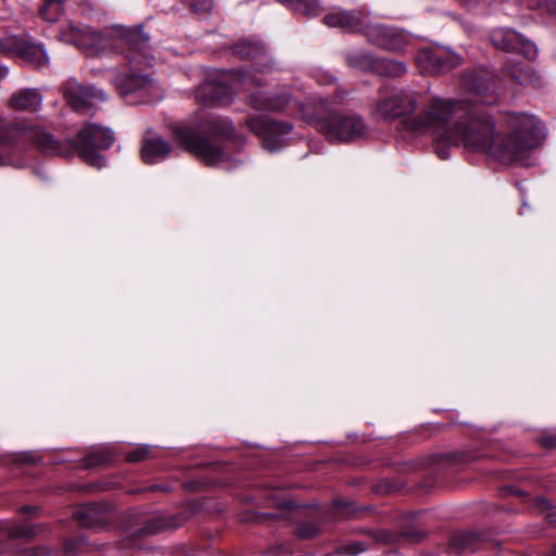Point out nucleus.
Instances as JSON below:
<instances>
[{
    "label": "nucleus",
    "mask_w": 556,
    "mask_h": 556,
    "mask_svg": "<svg viewBox=\"0 0 556 556\" xmlns=\"http://www.w3.org/2000/svg\"><path fill=\"white\" fill-rule=\"evenodd\" d=\"M467 101V112L452 134L447 151L464 147L472 152L485 153L503 164H525L530 152L545 137L544 126L535 116L520 113L506 117L509 134L502 136L495 130L493 118L472 102Z\"/></svg>",
    "instance_id": "f257e3e1"
},
{
    "label": "nucleus",
    "mask_w": 556,
    "mask_h": 556,
    "mask_svg": "<svg viewBox=\"0 0 556 556\" xmlns=\"http://www.w3.org/2000/svg\"><path fill=\"white\" fill-rule=\"evenodd\" d=\"M59 39L65 43L74 45L86 55L100 54L110 45L112 48L125 55L130 68L127 71L114 70L111 83L122 97L139 94L142 102L150 103L153 99L161 98L156 83L148 74L137 71L139 65H149L152 60L150 37L141 26L135 28H123L114 33L110 38L92 30L87 26L70 24L59 34Z\"/></svg>",
    "instance_id": "f03ea898"
},
{
    "label": "nucleus",
    "mask_w": 556,
    "mask_h": 556,
    "mask_svg": "<svg viewBox=\"0 0 556 556\" xmlns=\"http://www.w3.org/2000/svg\"><path fill=\"white\" fill-rule=\"evenodd\" d=\"M21 140L30 141L46 155L68 157L76 152L89 165L101 168L105 165V160L100 151L109 149L115 138L111 129L93 123L84 125L75 139L65 141L56 140L39 125L21 126L13 130L0 127V165L22 166L13 157L21 149Z\"/></svg>",
    "instance_id": "7ed1b4c3"
},
{
    "label": "nucleus",
    "mask_w": 556,
    "mask_h": 556,
    "mask_svg": "<svg viewBox=\"0 0 556 556\" xmlns=\"http://www.w3.org/2000/svg\"><path fill=\"white\" fill-rule=\"evenodd\" d=\"M467 101L425 92L418 113L405 122V129L415 136L431 138L435 154L447 160L446 146L458 121L466 115Z\"/></svg>",
    "instance_id": "20e7f679"
},
{
    "label": "nucleus",
    "mask_w": 556,
    "mask_h": 556,
    "mask_svg": "<svg viewBox=\"0 0 556 556\" xmlns=\"http://www.w3.org/2000/svg\"><path fill=\"white\" fill-rule=\"evenodd\" d=\"M177 142L207 165L232 168L228 150L238 138L227 117H211L197 125L174 128Z\"/></svg>",
    "instance_id": "39448f33"
},
{
    "label": "nucleus",
    "mask_w": 556,
    "mask_h": 556,
    "mask_svg": "<svg viewBox=\"0 0 556 556\" xmlns=\"http://www.w3.org/2000/svg\"><path fill=\"white\" fill-rule=\"evenodd\" d=\"M300 111L302 117L331 143H350L367 135L368 127L361 115L332 111L324 98L318 99V103L308 100L300 106Z\"/></svg>",
    "instance_id": "423d86ee"
},
{
    "label": "nucleus",
    "mask_w": 556,
    "mask_h": 556,
    "mask_svg": "<svg viewBox=\"0 0 556 556\" xmlns=\"http://www.w3.org/2000/svg\"><path fill=\"white\" fill-rule=\"evenodd\" d=\"M328 27H338L349 33H362L367 40L382 49L400 50L408 42L407 35L390 25L371 23L369 16L359 10L336 9L324 16Z\"/></svg>",
    "instance_id": "0eeeda50"
},
{
    "label": "nucleus",
    "mask_w": 556,
    "mask_h": 556,
    "mask_svg": "<svg viewBox=\"0 0 556 556\" xmlns=\"http://www.w3.org/2000/svg\"><path fill=\"white\" fill-rule=\"evenodd\" d=\"M425 92L413 89H397L390 94L380 96L376 102V112L383 119L403 118V125L414 114H417L422 103Z\"/></svg>",
    "instance_id": "6e6552de"
},
{
    "label": "nucleus",
    "mask_w": 556,
    "mask_h": 556,
    "mask_svg": "<svg viewBox=\"0 0 556 556\" xmlns=\"http://www.w3.org/2000/svg\"><path fill=\"white\" fill-rule=\"evenodd\" d=\"M66 103L76 112L85 113L98 103L105 102L108 96L104 90L92 85H83L77 79L70 77L60 87Z\"/></svg>",
    "instance_id": "1a4fd4ad"
},
{
    "label": "nucleus",
    "mask_w": 556,
    "mask_h": 556,
    "mask_svg": "<svg viewBox=\"0 0 556 556\" xmlns=\"http://www.w3.org/2000/svg\"><path fill=\"white\" fill-rule=\"evenodd\" d=\"M252 132L262 139L263 147L269 152H277L286 146V137L291 132L292 125L278 122L266 116H257L247 121Z\"/></svg>",
    "instance_id": "9d476101"
},
{
    "label": "nucleus",
    "mask_w": 556,
    "mask_h": 556,
    "mask_svg": "<svg viewBox=\"0 0 556 556\" xmlns=\"http://www.w3.org/2000/svg\"><path fill=\"white\" fill-rule=\"evenodd\" d=\"M460 56L441 47H427L418 50L415 62L418 68L429 75H437L457 66Z\"/></svg>",
    "instance_id": "9b49d317"
},
{
    "label": "nucleus",
    "mask_w": 556,
    "mask_h": 556,
    "mask_svg": "<svg viewBox=\"0 0 556 556\" xmlns=\"http://www.w3.org/2000/svg\"><path fill=\"white\" fill-rule=\"evenodd\" d=\"M463 80L464 86L483 104L492 105L496 102V79L492 72L484 68L476 70L465 74Z\"/></svg>",
    "instance_id": "f8f14e48"
},
{
    "label": "nucleus",
    "mask_w": 556,
    "mask_h": 556,
    "mask_svg": "<svg viewBox=\"0 0 556 556\" xmlns=\"http://www.w3.org/2000/svg\"><path fill=\"white\" fill-rule=\"evenodd\" d=\"M491 41L497 49L519 52L527 59H533L536 55L535 45L511 28L494 29L491 34Z\"/></svg>",
    "instance_id": "ddd939ff"
},
{
    "label": "nucleus",
    "mask_w": 556,
    "mask_h": 556,
    "mask_svg": "<svg viewBox=\"0 0 556 556\" xmlns=\"http://www.w3.org/2000/svg\"><path fill=\"white\" fill-rule=\"evenodd\" d=\"M232 94V87L222 80H207L195 89V100L203 105L228 103Z\"/></svg>",
    "instance_id": "4468645a"
},
{
    "label": "nucleus",
    "mask_w": 556,
    "mask_h": 556,
    "mask_svg": "<svg viewBox=\"0 0 556 556\" xmlns=\"http://www.w3.org/2000/svg\"><path fill=\"white\" fill-rule=\"evenodd\" d=\"M235 54L242 59H251L255 62V71L265 72L269 65V58L265 45L257 38L239 40L232 46Z\"/></svg>",
    "instance_id": "2eb2a0df"
},
{
    "label": "nucleus",
    "mask_w": 556,
    "mask_h": 556,
    "mask_svg": "<svg viewBox=\"0 0 556 556\" xmlns=\"http://www.w3.org/2000/svg\"><path fill=\"white\" fill-rule=\"evenodd\" d=\"M172 151V146L161 137H147L141 147V157L144 163L154 164L165 160Z\"/></svg>",
    "instance_id": "dca6fc26"
},
{
    "label": "nucleus",
    "mask_w": 556,
    "mask_h": 556,
    "mask_svg": "<svg viewBox=\"0 0 556 556\" xmlns=\"http://www.w3.org/2000/svg\"><path fill=\"white\" fill-rule=\"evenodd\" d=\"M290 101L287 92L283 93H268L264 90L253 92L250 97L251 105L256 110L264 111H280Z\"/></svg>",
    "instance_id": "f3484780"
},
{
    "label": "nucleus",
    "mask_w": 556,
    "mask_h": 556,
    "mask_svg": "<svg viewBox=\"0 0 556 556\" xmlns=\"http://www.w3.org/2000/svg\"><path fill=\"white\" fill-rule=\"evenodd\" d=\"M42 96L37 89L25 88L15 92L10 99V105L17 111L35 112L41 108Z\"/></svg>",
    "instance_id": "a211bd4d"
},
{
    "label": "nucleus",
    "mask_w": 556,
    "mask_h": 556,
    "mask_svg": "<svg viewBox=\"0 0 556 556\" xmlns=\"http://www.w3.org/2000/svg\"><path fill=\"white\" fill-rule=\"evenodd\" d=\"M18 58L36 67H42L47 65L49 61L47 51L43 47L28 40H25Z\"/></svg>",
    "instance_id": "6ab92c4d"
},
{
    "label": "nucleus",
    "mask_w": 556,
    "mask_h": 556,
    "mask_svg": "<svg viewBox=\"0 0 556 556\" xmlns=\"http://www.w3.org/2000/svg\"><path fill=\"white\" fill-rule=\"evenodd\" d=\"M73 517L83 527H92L101 521V507L98 504H88L77 507Z\"/></svg>",
    "instance_id": "aec40b11"
},
{
    "label": "nucleus",
    "mask_w": 556,
    "mask_h": 556,
    "mask_svg": "<svg viewBox=\"0 0 556 556\" xmlns=\"http://www.w3.org/2000/svg\"><path fill=\"white\" fill-rule=\"evenodd\" d=\"M407 72L406 64L391 59H377L374 73L386 77H401Z\"/></svg>",
    "instance_id": "412c9836"
},
{
    "label": "nucleus",
    "mask_w": 556,
    "mask_h": 556,
    "mask_svg": "<svg viewBox=\"0 0 556 556\" xmlns=\"http://www.w3.org/2000/svg\"><path fill=\"white\" fill-rule=\"evenodd\" d=\"M346 62L354 68L365 72H374L377 59L374 54L364 50H354L348 53Z\"/></svg>",
    "instance_id": "4be33fe9"
},
{
    "label": "nucleus",
    "mask_w": 556,
    "mask_h": 556,
    "mask_svg": "<svg viewBox=\"0 0 556 556\" xmlns=\"http://www.w3.org/2000/svg\"><path fill=\"white\" fill-rule=\"evenodd\" d=\"M288 9L306 16H316L321 11L319 0H277Z\"/></svg>",
    "instance_id": "5701e85b"
},
{
    "label": "nucleus",
    "mask_w": 556,
    "mask_h": 556,
    "mask_svg": "<svg viewBox=\"0 0 556 556\" xmlns=\"http://www.w3.org/2000/svg\"><path fill=\"white\" fill-rule=\"evenodd\" d=\"M64 3L65 0H43L39 14L45 21L54 23L64 13Z\"/></svg>",
    "instance_id": "b1692460"
},
{
    "label": "nucleus",
    "mask_w": 556,
    "mask_h": 556,
    "mask_svg": "<svg viewBox=\"0 0 556 556\" xmlns=\"http://www.w3.org/2000/svg\"><path fill=\"white\" fill-rule=\"evenodd\" d=\"M506 71L520 85L534 84L535 81V73L520 63L508 64Z\"/></svg>",
    "instance_id": "393cba45"
},
{
    "label": "nucleus",
    "mask_w": 556,
    "mask_h": 556,
    "mask_svg": "<svg viewBox=\"0 0 556 556\" xmlns=\"http://www.w3.org/2000/svg\"><path fill=\"white\" fill-rule=\"evenodd\" d=\"M178 523L174 520H169L165 517H154L149 519L146 525L141 528V533L143 535H152L160 533L163 530L168 528H176Z\"/></svg>",
    "instance_id": "a878e982"
},
{
    "label": "nucleus",
    "mask_w": 556,
    "mask_h": 556,
    "mask_svg": "<svg viewBox=\"0 0 556 556\" xmlns=\"http://www.w3.org/2000/svg\"><path fill=\"white\" fill-rule=\"evenodd\" d=\"M25 39L18 36H5L0 39V52L10 56H20Z\"/></svg>",
    "instance_id": "bb28decb"
},
{
    "label": "nucleus",
    "mask_w": 556,
    "mask_h": 556,
    "mask_svg": "<svg viewBox=\"0 0 556 556\" xmlns=\"http://www.w3.org/2000/svg\"><path fill=\"white\" fill-rule=\"evenodd\" d=\"M36 534V527L29 525H13L8 529L11 539H30Z\"/></svg>",
    "instance_id": "cd10ccee"
},
{
    "label": "nucleus",
    "mask_w": 556,
    "mask_h": 556,
    "mask_svg": "<svg viewBox=\"0 0 556 556\" xmlns=\"http://www.w3.org/2000/svg\"><path fill=\"white\" fill-rule=\"evenodd\" d=\"M320 532L318 525L312 521L303 522L299 526L296 533L301 539H312Z\"/></svg>",
    "instance_id": "c85d7f7f"
},
{
    "label": "nucleus",
    "mask_w": 556,
    "mask_h": 556,
    "mask_svg": "<svg viewBox=\"0 0 556 556\" xmlns=\"http://www.w3.org/2000/svg\"><path fill=\"white\" fill-rule=\"evenodd\" d=\"M195 13H208L213 10L214 0H184Z\"/></svg>",
    "instance_id": "c756f323"
},
{
    "label": "nucleus",
    "mask_w": 556,
    "mask_h": 556,
    "mask_svg": "<svg viewBox=\"0 0 556 556\" xmlns=\"http://www.w3.org/2000/svg\"><path fill=\"white\" fill-rule=\"evenodd\" d=\"M112 459V455L109 452H99V453H92L90 454L85 462L86 467H92L97 465H102L104 463H108Z\"/></svg>",
    "instance_id": "7c9ffc66"
},
{
    "label": "nucleus",
    "mask_w": 556,
    "mask_h": 556,
    "mask_svg": "<svg viewBox=\"0 0 556 556\" xmlns=\"http://www.w3.org/2000/svg\"><path fill=\"white\" fill-rule=\"evenodd\" d=\"M150 452L149 445H141L136 447L134 451L127 453L126 460L130 463H136L144 459Z\"/></svg>",
    "instance_id": "2f4dec72"
},
{
    "label": "nucleus",
    "mask_w": 556,
    "mask_h": 556,
    "mask_svg": "<svg viewBox=\"0 0 556 556\" xmlns=\"http://www.w3.org/2000/svg\"><path fill=\"white\" fill-rule=\"evenodd\" d=\"M233 76L236 77V80L242 81L244 85L247 84H255V85H262L263 81L255 77V75L249 71V72H241L236 71L233 73Z\"/></svg>",
    "instance_id": "473e14b6"
},
{
    "label": "nucleus",
    "mask_w": 556,
    "mask_h": 556,
    "mask_svg": "<svg viewBox=\"0 0 556 556\" xmlns=\"http://www.w3.org/2000/svg\"><path fill=\"white\" fill-rule=\"evenodd\" d=\"M48 554V551L45 547H23L18 548L14 552L15 556H45Z\"/></svg>",
    "instance_id": "72a5a7b5"
},
{
    "label": "nucleus",
    "mask_w": 556,
    "mask_h": 556,
    "mask_svg": "<svg viewBox=\"0 0 556 556\" xmlns=\"http://www.w3.org/2000/svg\"><path fill=\"white\" fill-rule=\"evenodd\" d=\"M472 539H473L472 534L466 533V534H460V535L456 536L453 542L457 547L468 548Z\"/></svg>",
    "instance_id": "f704fd0d"
},
{
    "label": "nucleus",
    "mask_w": 556,
    "mask_h": 556,
    "mask_svg": "<svg viewBox=\"0 0 556 556\" xmlns=\"http://www.w3.org/2000/svg\"><path fill=\"white\" fill-rule=\"evenodd\" d=\"M538 7L544 8L551 14L556 13V0H539Z\"/></svg>",
    "instance_id": "c9c22d12"
},
{
    "label": "nucleus",
    "mask_w": 556,
    "mask_h": 556,
    "mask_svg": "<svg viewBox=\"0 0 556 556\" xmlns=\"http://www.w3.org/2000/svg\"><path fill=\"white\" fill-rule=\"evenodd\" d=\"M345 552L351 555H357L365 551V547L362 544H352L344 547Z\"/></svg>",
    "instance_id": "e433bc0d"
},
{
    "label": "nucleus",
    "mask_w": 556,
    "mask_h": 556,
    "mask_svg": "<svg viewBox=\"0 0 556 556\" xmlns=\"http://www.w3.org/2000/svg\"><path fill=\"white\" fill-rule=\"evenodd\" d=\"M317 80L319 84H330L334 80V77L331 74L326 73L325 76L317 77Z\"/></svg>",
    "instance_id": "4c0bfd02"
},
{
    "label": "nucleus",
    "mask_w": 556,
    "mask_h": 556,
    "mask_svg": "<svg viewBox=\"0 0 556 556\" xmlns=\"http://www.w3.org/2000/svg\"><path fill=\"white\" fill-rule=\"evenodd\" d=\"M9 74V68L8 66L3 65L2 63H0V80H2L3 78H5Z\"/></svg>",
    "instance_id": "58836bf2"
},
{
    "label": "nucleus",
    "mask_w": 556,
    "mask_h": 556,
    "mask_svg": "<svg viewBox=\"0 0 556 556\" xmlns=\"http://www.w3.org/2000/svg\"><path fill=\"white\" fill-rule=\"evenodd\" d=\"M543 443L548 448H552V447H554L556 445V441L552 437L544 439Z\"/></svg>",
    "instance_id": "ea45409f"
},
{
    "label": "nucleus",
    "mask_w": 556,
    "mask_h": 556,
    "mask_svg": "<svg viewBox=\"0 0 556 556\" xmlns=\"http://www.w3.org/2000/svg\"><path fill=\"white\" fill-rule=\"evenodd\" d=\"M346 506V503L342 500H337L334 501V509L336 510H339V509H342Z\"/></svg>",
    "instance_id": "a19ab883"
},
{
    "label": "nucleus",
    "mask_w": 556,
    "mask_h": 556,
    "mask_svg": "<svg viewBox=\"0 0 556 556\" xmlns=\"http://www.w3.org/2000/svg\"><path fill=\"white\" fill-rule=\"evenodd\" d=\"M150 490H152V491H156V490L168 491L169 489L167 486H164V485L153 484L150 488Z\"/></svg>",
    "instance_id": "79ce46f5"
},
{
    "label": "nucleus",
    "mask_w": 556,
    "mask_h": 556,
    "mask_svg": "<svg viewBox=\"0 0 556 556\" xmlns=\"http://www.w3.org/2000/svg\"><path fill=\"white\" fill-rule=\"evenodd\" d=\"M406 536H409V538H413L414 540H419L421 538V535L419 533H413V532H406L405 533Z\"/></svg>",
    "instance_id": "37998d69"
},
{
    "label": "nucleus",
    "mask_w": 556,
    "mask_h": 556,
    "mask_svg": "<svg viewBox=\"0 0 556 556\" xmlns=\"http://www.w3.org/2000/svg\"><path fill=\"white\" fill-rule=\"evenodd\" d=\"M279 506L285 507V508H289V507H291V506H292V503H291V502H287V501H286V502H281V503H279Z\"/></svg>",
    "instance_id": "c03bdc74"
},
{
    "label": "nucleus",
    "mask_w": 556,
    "mask_h": 556,
    "mask_svg": "<svg viewBox=\"0 0 556 556\" xmlns=\"http://www.w3.org/2000/svg\"><path fill=\"white\" fill-rule=\"evenodd\" d=\"M31 510H33V507H30V506L22 507V511H24V513H30Z\"/></svg>",
    "instance_id": "a18cd8bd"
},
{
    "label": "nucleus",
    "mask_w": 556,
    "mask_h": 556,
    "mask_svg": "<svg viewBox=\"0 0 556 556\" xmlns=\"http://www.w3.org/2000/svg\"><path fill=\"white\" fill-rule=\"evenodd\" d=\"M20 460L23 462V463H27V462L30 460V457L29 456H23Z\"/></svg>",
    "instance_id": "49530a36"
}]
</instances>
